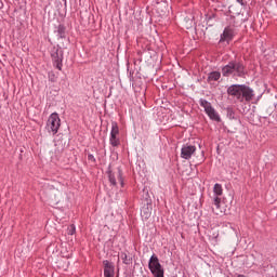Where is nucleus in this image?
<instances>
[{
	"instance_id": "nucleus-1",
	"label": "nucleus",
	"mask_w": 277,
	"mask_h": 277,
	"mask_svg": "<svg viewBox=\"0 0 277 277\" xmlns=\"http://www.w3.org/2000/svg\"><path fill=\"white\" fill-rule=\"evenodd\" d=\"M228 96L239 101V103H250L254 98V90L246 84H232L227 89Z\"/></svg>"
},
{
	"instance_id": "nucleus-2",
	"label": "nucleus",
	"mask_w": 277,
	"mask_h": 277,
	"mask_svg": "<svg viewBox=\"0 0 277 277\" xmlns=\"http://www.w3.org/2000/svg\"><path fill=\"white\" fill-rule=\"evenodd\" d=\"M222 194H224L222 185L217 183L214 184L213 193L210 195L212 213H214V215H224V213H226V209L222 207Z\"/></svg>"
},
{
	"instance_id": "nucleus-3",
	"label": "nucleus",
	"mask_w": 277,
	"mask_h": 277,
	"mask_svg": "<svg viewBox=\"0 0 277 277\" xmlns=\"http://www.w3.org/2000/svg\"><path fill=\"white\" fill-rule=\"evenodd\" d=\"M222 75L223 77H233L234 79L246 77V66L239 61H232L222 67Z\"/></svg>"
},
{
	"instance_id": "nucleus-4",
	"label": "nucleus",
	"mask_w": 277,
	"mask_h": 277,
	"mask_svg": "<svg viewBox=\"0 0 277 277\" xmlns=\"http://www.w3.org/2000/svg\"><path fill=\"white\" fill-rule=\"evenodd\" d=\"M61 127L62 119H60V115L57 113H52L47 121V130L49 133H52V135H57V131H60Z\"/></svg>"
},
{
	"instance_id": "nucleus-5",
	"label": "nucleus",
	"mask_w": 277,
	"mask_h": 277,
	"mask_svg": "<svg viewBox=\"0 0 277 277\" xmlns=\"http://www.w3.org/2000/svg\"><path fill=\"white\" fill-rule=\"evenodd\" d=\"M199 105L200 107H202L208 116V118H210V120H214V122H220V120H222L220 118V114H217V111L215 110V108H213V105H211V103L205 98H200L199 100Z\"/></svg>"
},
{
	"instance_id": "nucleus-6",
	"label": "nucleus",
	"mask_w": 277,
	"mask_h": 277,
	"mask_svg": "<svg viewBox=\"0 0 277 277\" xmlns=\"http://www.w3.org/2000/svg\"><path fill=\"white\" fill-rule=\"evenodd\" d=\"M148 267L155 277H163V268L161 267V263H159V258H157V255L153 254L150 256Z\"/></svg>"
},
{
	"instance_id": "nucleus-7",
	"label": "nucleus",
	"mask_w": 277,
	"mask_h": 277,
	"mask_svg": "<svg viewBox=\"0 0 277 277\" xmlns=\"http://www.w3.org/2000/svg\"><path fill=\"white\" fill-rule=\"evenodd\" d=\"M51 57H52V62H53V66H55V68H57V70H62V62H64V54L62 53V51H58L57 49L54 48V50L51 53Z\"/></svg>"
},
{
	"instance_id": "nucleus-8",
	"label": "nucleus",
	"mask_w": 277,
	"mask_h": 277,
	"mask_svg": "<svg viewBox=\"0 0 277 277\" xmlns=\"http://www.w3.org/2000/svg\"><path fill=\"white\" fill-rule=\"evenodd\" d=\"M194 153H196V146L193 145H184L181 149V157L182 159L188 160Z\"/></svg>"
},
{
	"instance_id": "nucleus-9",
	"label": "nucleus",
	"mask_w": 277,
	"mask_h": 277,
	"mask_svg": "<svg viewBox=\"0 0 277 277\" xmlns=\"http://www.w3.org/2000/svg\"><path fill=\"white\" fill-rule=\"evenodd\" d=\"M233 36H235L233 28L226 27L221 35L220 42H230V40H233Z\"/></svg>"
},
{
	"instance_id": "nucleus-10",
	"label": "nucleus",
	"mask_w": 277,
	"mask_h": 277,
	"mask_svg": "<svg viewBox=\"0 0 277 277\" xmlns=\"http://www.w3.org/2000/svg\"><path fill=\"white\" fill-rule=\"evenodd\" d=\"M104 277H114V264L107 260L104 262Z\"/></svg>"
},
{
	"instance_id": "nucleus-11",
	"label": "nucleus",
	"mask_w": 277,
	"mask_h": 277,
	"mask_svg": "<svg viewBox=\"0 0 277 277\" xmlns=\"http://www.w3.org/2000/svg\"><path fill=\"white\" fill-rule=\"evenodd\" d=\"M110 135H120V128L118 127V122L116 121H111Z\"/></svg>"
},
{
	"instance_id": "nucleus-12",
	"label": "nucleus",
	"mask_w": 277,
	"mask_h": 277,
	"mask_svg": "<svg viewBox=\"0 0 277 277\" xmlns=\"http://www.w3.org/2000/svg\"><path fill=\"white\" fill-rule=\"evenodd\" d=\"M109 144L113 145L115 148L120 146V137H118V135L110 134Z\"/></svg>"
},
{
	"instance_id": "nucleus-13",
	"label": "nucleus",
	"mask_w": 277,
	"mask_h": 277,
	"mask_svg": "<svg viewBox=\"0 0 277 277\" xmlns=\"http://www.w3.org/2000/svg\"><path fill=\"white\" fill-rule=\"evenodd\" d=\"M222 74L220 71H211L208 76V81H219Z\"/></svg>"
},
{
	"instance_id": "nucleus-14",
	"label": "nucleus",
	"mask_w": 277,
	"mask_h": 277,
	"mask_svg": "<svg viewBox=\"0 0 277 277\" xmlns=\"http://www.w3.org/2000/svg\"><path fill=\"white\" fill-rule=\"evenodd\" d=\"M142 217H145V220H148L150 217V210L148 208H143L141 210Z\"/></svg>"
},
{
	"instance_id": "nucleus-15",
	"label": "nucleus",
	"mask_w": 277,
	"mask_h": 277,
	"mask_svg": "<svg viewBox=\"0 0 277 277\" xmlns=\"http://www.w3.org/2000/svg\"><path fill=\"white\" fill-rule=\"evenodd\" d=\"M77 233V227L75 224H71L67 227V235H75Z\"/></svg>"
},
{
	"instance_id": "nucleus-16",
	"label": "nucleus",
	"mask_w": 277,
	"mask_h": 277,
	"mask_svg": "<svg viewBox=\"0 0 277 277\" xmlns=\"http://www.w3.org/2000/svg\"><path fill=\"white\" fill-rule=\"evenodd\" d=\"M57 34L61 38H64V35L66 34V27H64V25H58Z\"/></svg>"
},
{
	"instance_id": "nucleus-17",
	"label": "nucleus",
	"mask_w": 277,
	"mask_h": 277,
	"mask_svg": "<svg viewBox=\"0 0 277 277\" xmlns=\"http://www.w3.org/2000/svg\"><path fill=\"white\" fill-rule=\"evenodd\" d=\"M108 180L111 185L116 186V175L114 173L108 172Z\"/></svg>"
},
{
	"instance_id": "nucleus-18",
	"label": "nucleus",
	"mask_w": 277,
	"mask_h": 277,
	"mask_svg": "<svg viewBox=\"0 0 277 277\" xmlns=\"http://www.w3.org/2000/svg\"><path fill=\"white\" fill-rule=\"evenodd\" d=\"M121 261L124 263V265H129V256L126 252L121 253Z\"/></svg>"
},
{
	"instance_id": "nucleus-19",
	"label": "nucleus",
	"mask_w": 277,
	"mask_h": 277,
	"mask_svg": "<svg viewBox=\"0 0 277 277\" xmlns=\"http://www.w3.org/2000/svg\"><path fill=\"white\" fill-rule=\"evenodd\" d=\"M118 181L121 184V187H124V180H122V171H118Z\"/></svg>"
},
{
	"instance_id": "nucleus-20",
	"label": "nucleus",
	"mask_w": 277,
	"mask_h": 277,
	"mask_svg": "<svg viewBox=\"0 0 277 277\" xmlns=\"http://www.w3.org/2000/svg\"><path fill=\"white\" fill-rule=\"evenodd\" d=\"M88 160L91 161L92 163H96V158L92 154L88 155Z\"/></svg>"
},
{
	"instance_id": "nucleus-21",
	"label": "nucleus",
	"mask_w": 277,
	"mask_h": 277,
	"mask_svg": "<svg viewBox=\"0 0 277 277\" xmlns=\"http://www.w3.org/2000/svg\"><path fill=\"white\" fill-rule=\"evenodd\" d=\"M237 2L243 5L246 3V0H237Z\"/></svg>"
},
{
	"instance_id": "nucleus-22",
	"label": "nucleus",
	"mask_w": 277,
	"mask_h": 277,
	"mask_svg": "<svg viewBox=\"0 0 277 277\" xmlns=\"http://www.w3.org/2000/svg\"><path fill=\"white\" fill-rule=\"evenodd\" d=\"M161 5H163L166 8L167 3L163 2V0H161Z\"/></svg>"
}]
</instances>
